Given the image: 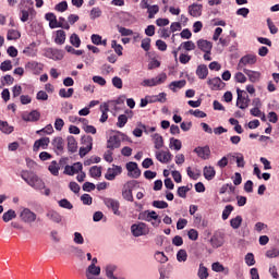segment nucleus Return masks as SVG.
<instances>
[{"label":"nucleus","mask_w":279,"mask_h":279,"mask_svg":"<svg viewBox=\"0 0 279 279\" xmlns=\"http://www.w3.org/2000/svg\"><path fill=\"white\" fill-rule=\"evenodd\" d=\"M21 178L24 180V182H26V184H28V186L36 189V191H43V189H45V181H43V179L38 178L36 173L32 171L22 170Z\"/></svg>","instance_id":"nucleus-1"},{"label":"nucleus","mask_w":279,"mask_h":279,"mask_svg":"<svg viewBox=\"0 0 279 279\" xmlns=\"http://www.w3.org/2000/svg\"><path fill=\"white\" fill-rule=\"evenodd\" d=\"M167 82V73H160L158 76L154 78H146L143 81L142 86H160V84H165Z\"/></svg>","instance_id":"nucleus-2"},{"label":"nucleus","mask_w":279,"mask_h":279,"mask_svg":"<svg viewBox=\"0 0 279 279\" xmlns=\"http://www.w3.org/2000/svg\"><path fill=\"white\" fill-rule=\"evenodd\" d=\"M131 232L133 236H145L149 234V227L145 222H138L137 225L131 226Z\"/></svg>","instance_id":"nucleus-3"},{"label":"nucleus","mask_w":279,"mask_h":279,"mask_svg":"<svg viewBox=\"0 0 279 279\" xmlns=\"http://www.w3.org/2000/svg\"><path fill=\"white\" fill-rule=\"evenodd\" d=\"M236 93H238L236 106L241 110H245L250 106V96H247V93H245L244 90H241V88H238Z\"/></svg>","instance_id":"nucleus-4"},{"label":"nucleus","mask_w":279,"mask_h":279,"mask_svg":"<svg viewBox=\"0 0 279 279\" xmlns=\"http://www.w3.org/2000/svg\"><path fill=\"white\" fill-rule=\"evenodd\" d=\"M37 217L38 216L36 215V213L32 211V209H29V208H24L20 213V219L24 223H34V221H36Z\"/></svg>","instance_id":"nucleus-5"},{"label":"nucleus","mask_w":279,"mask_h":279,"mask_svg":"<svg viewBox=\"0 0 279 279\" xmlns=\"http://www.w3.org/2000/svg\"><path fill=\"white\" fill-rule=\"evenodd\" d=\"M257 61L256 56L254 54H246L242 57L238 63V69L242 70L245 69V66H252Z\"/></svg>","instance_id":"nucleus-6"},{"label":"nucleus","mask_w":279,"mask_h":279,"mask_svg":"<svg viewBox=\"0 0 279 279\" xmlns=\"http://www.w3.org/2000/svg\"><path fill=\"white\" fill-rule=\"evenodd\" d=\"M104 204L107 206V208L112 210L113 215H117L118 217L121 215V211L119 210V208H121V204L119 201L114 198H105Z\"/></svg>","instance_id":"nucleus-7"},{"label":"nucleus","mask_w":279,"mask_h":279,"mask_svg":"<svg viewBox=\"0 0 279 279\" xmlns=\"http://www.w3.org/2000/svg\"><path fill=\"white\" fill-rule=\"evenodd\" d=\"M126 170L129 178L138 179L141 178V169L138 168V163L134 161H130L126 163Z\"/></svg>","instance_id":"nucleus-8"},{"label":"nucleus","mask_w":279,"mask_h":279,"mask_svg":"<svg viewBox=\"0 0 279 279\" xmlns=\"http://www.w3.org/2000/svg\"><path fill=\"white\" fill-rule=\"evenodd\" d=\"M121 173H123V168H121V166L113 165L112 168H108L105 178L106 180L112 181L117 175H121Z\"/></svg>","instance_id":"nucleus-9"},{"label":"nucleus","mask_w":279,"mask_h":279,"mask_svg":"<svg viewBox=\"0 0 279 279\" xmlns=\"http://www.w3.org/2000/svg\"><path fill=\"white\" fill-rule=\"evenodd\" d=\"M155 156H156V159L162 165H167L171 162V159L173 158V155L169 150L156 151Z\"/></svg>","instance_id":"nucleus-10"},{"label":"nucleus","mask_w":279,"mask_h":279,"mask_svg":"<svg viewBox=\"0 0 279 279\" xmlns=\"http://www.w3.org/2000/svg\"><path fill=\"white\" fill-rule=\"evenodd\" d=\"M82 169H84V166L82 165V162H75L73 166L66 165L64 167L63 173L64 175H75L76 173H80Z\"/></svg>","instance_id":"nucleus-11"},{"label":"nucleus","mask_w":279,"mask_h":279,"mask_svg":"<svg viewBox=\"0 0 279 279\" xmlns=\"http://www.w3.org/2000/svg\"><path fill=\"white\" fill-rule=\"evenodd\" d=\"M207 84L210 90H222V88H226V83L219 77L209 78Z\"/></svg>","instance_id":"nucleus-12"},{"label":"nucleus","mask_w":279,"mask_h":279,"mask_svg":"<svg viewBox=\"0 0 279 279\" xmlns=\"http://www.w3.org/2000/svg\"><path fill=\"white\" fill-rule=\"evenodd\" d=\"M25 68L27 71H32L34 75H40V73H43L44 65L43 63H38L36 61H29L26 63Z\"/></svg>","instance_id":"nucleus-13"},{"label":"nucleus","mask_w":279,"mask_h":279,"mask_svg":"<svg viewBox=\"0 0 279 279\" xmlns=\"http://www.w3.org/2000/svg\"><path fill=\"white\" fill-rule=\"evenodd\" d=\"M49 143H51L49 137H41L35 141L33 145V151H39L40 147L41 149H47V147H49Z\"/></svg>","instance_id":"nucleus-14"},{"label":"nucleus","mask_w":279,"mask_h":279,"mask_svg":"<svg viewBox=\"0 0 279 279\" xmlns=\"http://www.w3.org/2000/svg\"><path fill=\"white\" fill-rule=\"evenodd\" d=\"M194 154H196L198 156V158H202L203 160H208V158H210V147L198 146L194 149Z\"/></svg>","instance_id":"nucleus-15"},{"label":"nucleus","mask_w":279,"mask_h":279,"mask_svg":"<svg viewBox=\"0 0 279 279\" xmlns=\"http://www.w3.org/2000/svg\"><path fill=\"white\" fill-rule=\"evenodd\" d=\"M46 58H50L51 60H62L64 54L62 53V50L48 48L46 50Z\"/></svg>","instance_id":"nucleus-16"},{"label":"nucleus","mask_w":279,"mask_h":279,"mask_svg":"<svg viewBox=\"0 0 279 279\" xmlns=\"http://www.w3.org/2000/svg\"><path fill=\"white\" fill-rule=\"evenodd\" d=\"M100 275H101V267L99 266L89 265L85 270V276L87 279L94 278L95 276H100Z\"/></svg>","instance_id":"nucleus-17"},{"label":"nucleus","mask_w":279,"mask_h":279,"mask_svg":"<svg viewBox=\"0 0 279 279\" xmlns=\"http://www.w3.org/2000/svg\"><path fill=\"white\" fill-rule=\"evenodd\" d=\"M121 147V138L119 135H112L107 141V149H119Z\"/></svg>","instance_id":"nucleus-18"},{"label":"nucleus","mask_w":279,"mask_h":279,"mask_svg":"<svg viewBox=\"0 0 279 279\" xmlns=\"http://www.w3.org/2000/svg\"><path fill=\"white\" fill-rule=\"evenodd\" d=\"M46 217L50 221H53V223H62V215H60V213H58L53 209L48 210L46 213Z\"/></svg>","instance_id":"nucleus-19"},{"label":"nucleus","mask_w":279,"mask_h":279,"mask_svg":"<svg viewBox=\"0 0 279 279\" xmlns=\"http://www.w3.org/2000/svg\"><path fill=\"white\" fill-rule=\"evenodd\" d=\"M197 47L201 49V51H204V53H210L213 50V44L205 39H199L197 41Z\"/></svg>","instance_id":"nucleus-20"},{"label":"nucleus","mask_w":279,"mask_h":279,"mask_svg":"<svg viewBox=\"0 0 279 279\" xmlns=\"http://www.w3.org/2000/svg\"><path fill=\"white\" fill-rule=\"evenodd\" d=\"M243 73L247 75L250 82H252L253 84H256V82H259L260 80V72L243 69Z\"/></svg>","instance_id":"nucleus-21"},{"label":"nucleus","mask_w":279,"mask_h":279,"mask_svg":"<svg viewBox=\"0 0 279 279\" xmlns=\"http://www.w3.org/2000/svg\"><path fill=\"white\" fill-rule=\"evenodd\" d=\"M196 75L198 80H206L208 77V66L206 64H201L196 69Z\"/></svg>","instance_id":"nucleus-22"},{"label":"nucleus","mask_w":279,"mask_h":279,"mask_svg":"<svg viewBox=\"0 0 279 279\" xmlns=\"http://www.w3.org/2000/svg\"><path fill=\"white\" fill-rule=\"evenodd\" d=\"M202 4L193 3L189 7V14L191 16L197 17L202 14Z\"/></svg>","instance_id":"nucleus-23"},{"label":"nucleus","mask_w":279,"mask_h":279,"mask_svg":"<svg viewBox=\"0 0 279 279\" xmlns=\"http://www.w3.org/2000/svg\"><path fill=\"white\" fill-rule=\"evenodd\" d=\"M211 269L213 271H216V274H225V276H228V274H230V269L223 267V265H221V263L216 262L211 265Z\"/></svg>","instance_id":"nucleus-24"},{"label":"nucleus","mask_w":279,"mask_h":279,"mask_svg":"<svg viewBox=\"0 0 279 279\" xmlns=\"http://www.w3.org/2000/svg\"><path fill=\"white\" fill-rule=\"evenodd\" d=\"M130 184L131 183L128 182L126 185H124V189L122 190V197L126 202H134V195L132 194V190L128 189L130 186Z\"/></svg>","instance_id":"nucleus-25"},{"label":"nucleus","mask_w":279,"mask_h":279,"mask_svg":"<svg viewBox=\"0 0 279 279\" xmlns=\"http://www.w3.org/2000/svg\"><path fill=\"white\" fill-rule=\"evenodd\" d=\"M106 276L109 279H123L114 277V272L117 271V265L109 264L105 267Z\"/></svg>","instance_id":"nucleus-26"},{"label":"nucleus","mask_w":279,"mask_h":279,"mask_svg":"<svg viewBox=\"0 0 279 279\" xmlns=\"http://www.w3.org/2000/svg\"><path fill=\"white\" fill-rule=\"evenodd\" d=\"M23 119L35 123L36 121H40V113L38 110H33L27 116H24Z\"/></svg>","instance_id":"nucleus-27"},{"label":"nucleus","mask_w":279,"mask_h":279,"mask_svg":"<svg viewBox=\"0 0 279 279\" xmlns=\"http://www.w3.org/2000/svg\"><path fill=\"white\" fill-rule=\"evenodd\" d=\"M68 150L71 151V154L77 151V141H75L73 135L68 136Z\"/></svg>","instance_id":"nucleus-28"},{"label":"nucleus","mask_w":279,"mask_h":279,"mask_svg":"<svg viewBox=\"0 0 279 279\" xmlns=\"http://www.w3.org/2000/svg\"><path fill=\"white\" fill-rule=\"evenodd\" d=\"M203 174L205 180H213L217 175V171H215L214 167L209 166L204 168Z\"/></svg>","instance_id":"nucleus-29"},{"label":"nucleus","mask_w":279,"mask_h":279,"mask_svg":"<svg viewBox=\"0 0 279 279\" xmlns=\"http://www.w3.org/2000/svg\"><path fill=\"white\" fill-rule=\"evenodd\" d=\"M154 144H155V149H162L165 147V140L162 138V135L155 133L153 135Z\"/></svg>","instance_id":"nucleus-30"},{"label":"nucleus","mask_w":279,"mask_h":279,"mask_svg":"<svg viewBox=\"0 0 279 279\" xmlns=\"http://www.w3.org/2000/svg\"><path fill=\"white\" fill-rule=\"evenodd\" d=\"M66 41V33L63 29L57 31V35L54 38L56 45H64Z\"/></svg>","instance_id":"nucleus-31"},{"label":"nucleus","mask_w":279,"mask_h":279,"mask_svg":"<svg viewBox=\"0 0 279 279\" xmlns=\"http://www.w3.org/2000/svg\"><path fill=\"white\" fill-rule=\"evenodd\" d=\"M52 146L56 148V151H64V140L62 137H54Z\"/></svg>","instance_id":"nucleus-32"},{"label":"nucleus","mask_w":279,"mask_h":279,"mask_svg":"<svg viewBox=\"0 0 279 279\" xmlns=\"http://www.w3.org/2000/svg\"><path fill=\"white\" fill-rule=\"evenodd\" d=\"M48 171H50L51 175H60V165H58V161L52 160L48 166Z\"/></svg>","instance_id":"nucleus-33"},{"label":"nucleus","mask_w":279,"mask_h":279,"mask_svg":"<svg viewBox=\"0 0 279 279\" xmlns=\"http://www.w3.org/2000/svg\"><path fill=\"white\" fill-rule=\"evenodd\" d=\"M243 223V217L242 216H235L230 220V226L233 230H239L241 228V225Z\"/></svg>","instance_id":"nucleus-34"},{"label":"nucleus","mask_w":279,"mask_h":279,"mask_svg":"<svg viewBox=\"0 0 279 279\" xmlns=\"http://www.w3.org/2000/svg\"><path fill=\"white\" fill-rule=\"evenodd\" d=\"M12 219H16V211H14V209H9L2 215V221H4V223L12 221Z\"/></svg>","instance_id":"nucleus-35"},{"label":"nucleus","mask_w":279,"mask_h":279,"mask_svg":"<svg viewBox=\"0 0 279 279\" xmlns=\"http://www.w3.org/2000/svg\"><path fill=\"white\" fill-rule=\"evenodd\" d=\"M100 111L102 112L100 117V123H106L108 121V112L110 111V107L108 106V104L101 105Z\"/></svg>","instance_id":"nucleus-36"},{"label":"nucleus","mask_w":279,"mask_h":279,"mask_svg":"<svg viewBox=\"0 0 279 279\" xmlns=\"http://www.w3.org/2000/svg\"><path fill=\"white\" fill-rule=\"evenodd\" d=\"M186 86V81L181 80V81H173L169 84L170 90L175 93V88H184Z\"/></svg>","instance_id":"nucleus-37"},{"label":"nucleus","mask_w":279,"mask_h":279,"mask_svg":"<svg viewBox=\"0 0 279 279\" xmlns=\"http://www.w3.org/2000/svg\"><path fill=\"white\" fill-rule=\"evenodd\" d=\"M235 191H236V187H234V185H232V183H227L220 187L219 194L223 195L226 193H234Z\"/></svg>","instance_id":"nucleus-38"},{"label":"nucleus","mask_w":279,"mask_h":279,"mask_svg":"<svg viewBox=\"0 0 279 279\" xmlns=\"http://www.w3.org/2000/svg\"><path fill=\"white\" fill-rule=\"evenodd\" d=\"M180 49H184L185 51H195V43L192 40L183 41L178 48V51H180Z\"/></svg>","instance_id":"nucleus-39"},{"label":"nucleus","mask_w":279,"mask_h":279,"mask_svg":"<svg viewBox=\"0 0 279 279\" xmlns=\"http://www.w3.org/2000/svg\"><path fill=\"white\" fill-rule=\"evenodd\" d=\"M23 53L29 58H34L36 56V43H32L28 47L24 48Z\"/></svg>","instance_id":"nucleus-40"},{"label":"nucleus","mask_w":279,"mask_h":279,"mask_svg":"<svg viewBox=\"0 0 279 279\" xmlns=\"http://www.w3.org/2000/svg\"><path fill=\"white\" fill-rule=\"evenodd\" d=\"M0 130L4 134H12L14 132V128L13 126H10V124H8V122L1 121V120H0Z\"/></svg>","instance_id":"nucleus-41"},{"label":"nucleus","mask_w":279,"mask_h":279,"mask_svg":"<svg viewBox=\"0 0 279 279\" xmlns=\"http://www.w3.org/2000/svg\"><path fill=\"white\" fill-rule=\"evenodd\" d=\"M21 38V32L16 29H9L7 34V39L8 40H19Z\"/></svg>","instance_id":"nucleus-42"},{"label":"nucleus","mask_w":279,"mask_h":279,"mask_svg":"<svg viewBox=\"0 0 279 279\" xmlns=\"http://www.w3.org/2000/svg\"><path fill=\"white\" fill-rule=\"evenodd\" d=\"M73 93H75V89L69 88L68 90L65 88H61L59 90V96H61L63 99H69L70 97H73Z\"/></svg>","instance_id":"nucleus-43"},{"label":"nucleus","mask_w":279,"mask_h":279,"mask_svg":"<svg viewBox=\"0 0 279 279\" xmlns=\"http://www.w3.org/2000/svg\"><path fill=\"white\" fill-rule=\"evenodd\" d=\"M89 175H90V178H101V167L93 166L89 169Z\"/></svg>","instance_id":"nucleus-44"},{"label":"nucleus","mask_w":279,"mask_h":279,"mask_svg":"<svg viewBox=\"0 0 279 279\" xmlns=\"http://www.w3.org/2000/svg\"><path fill=\"white\" fill-rule=\"evenodd\" d=\"M197 276L199 279H208V268H206V266H204V264L199 265Z\"/></svg>","instance_id":"nucleus-45"},{"label":"nucleus","mask_w":279,"mask_h":279,"mask_svg":"<svg viewBox=\"0 0 279 279\" xmlns=\"http://www.w3.org/2000/svg\"><path fill=\"white\" fill-rule=\"evenodd\" d=\"M153 99L155 100H149V104H156V101H158L159 104H165L167 101V94L160 93L159 95L154 96Z\"/></svg>","instance_id":"nucleus-46"},{"label":"nucleus","mask_w":279,"mask_h":279,"mask_svg":"<svg viewBox=\"0 0 279 279\" xmlns=\"http://www.w3.org/2000/svg\"><path fill=\"white\" fill-rule=\"evenodd\" d=\"M82 145L83 147H89V149H93V136L84 135L82 137Z\"/></svg>","instance_id":"nucleus-47"},{"label":"nucleus","mask_w":279,"mask_h":279,"mask_svg":"<svg viewBox=\"0 0 279 279\" xmlns=\"http://www.w3.org/2000/svg\"><path fill=\"white\" fill-rule=\"evenodd\" d=\"M234 210V206L227 205L225 209L222 210V220L226 221L230 215H232V211Z\"/></svg>","instance_id":"nucleus-48"},{"label":"nucleus","mask_w":279,"mask_h":279,"mask_svg":"<svg viewBox=\"0 0 279 279\" xmlns=\"http://www.w3.org/2000/svg\"><path fill=\"white\" fill-rule=\"evenodd\" d=\"M147 12H148V19H154V16H156V14L160 12V7H158L157 4L150 5V8L147 9Z\"/></svg>","instance_id":"nucleus-49"},{"label":"nucleus","mask_w":279,"mask_h":279,"mask_svg":"<svg viewBox=\"0 0 279 279\" xmlns=\"http://www.w3.org/2000/svg\"><path fill=\"white\" fill-rule=\"evenodd\" d=\"M189 258V254L186 253V250H180L177 253V259L179 263H186V259Z\"/></svg>","instance_id":"nucleus-50"},{"label":"nucleus","mask_w":279,"mask_h":279,"mask_svg":"<svg viewBox=\"0 0 279 279\" xmlns=\"http://www.w3.org/2000/svg\"><path fill=\"white\" fill-rule=\"evenodd\" d=\"M13 65L11 60H5L0 64V70L3 71V73L8 71H12Z\"/></svg>","instance_id":"nucleus-51"},{"label":"nucleus","mask_w":279,"mask_h":279,"mask_svg":"<svg viewBox=\"0 0 279 279\" xmlns=\"http://www.w3.org/2000/svg\"><path fill=\"white\" fill-rule=\"evenodd\" d=\"M70 43L73 45V47H80L82 45V40L80 39V36L77 34H72L70 37Z\"/></svg>","instance_id":"nucleus-52"},{"label":"nucleus","mask_w":279,"mask_h":279,"mask_svg":"<svg viewBox=\"0 0 279 279\" xmlns=\"http://www.w3.org/2000/svg\"><path fill=\"white\" fill-rule=\"evenodd\" d=\"M54 10L57 12H66L69 10V3L66 1L59 2L56 4Z\"/></svg>","instance_id":"nucleus-53"},{"label":"nucleus","mask_w":279,"mask_h":279,"mask_svg":"<svg viewBox=\"0 0 279 279\" xmlns=\"http://www.w3.org/2000/svg\"><path fill=\"white\" fill-rule=\"evenodd\" d=\"M111 47L114 49L118 56H123V46L117 43V40L111 41Z\"/></svg>","instance_id":"nucleus-54"},{"label":"nucleus","mask_w":279,"mask_h":279,"mask_svg":"<svg viewBox=\"0 0 279 279\" xmlns=\"http://www.w3.org/2000/svg\"><path fill=\"white\" fill-rule=\"evenodd\" d=\"M170 147H173L177 151L182 149V142L180 140L170 138Z\"/></svg>","instance_id":"nucleus-55"},{"label":"nucleus","mask_w":279,"mask_h":279,"mask_svg":"<svg viewBox=\"0 0 279 279\" xmlns=\"http://www.w3.org/2000/svg\"><path fill=\"white\" fill-rule=\"evenodd\" d=\"M59 206L61 208H65L66 210H73V204H71V202H69L66 198L59 201Z\"/></svg>","instance_id":"nucleus-56"},{"label":"nucleus","mask_w":279,"mask_h":279,"mask_svg":"<svg viewBox=\"0 0 279 279\" xmlns=\"http://www.w3.org/2000/svg\"><path fill=\"white\" fill-rule=\"evenodd\" d=\"M153 206L154 208L165 209L169 208V203L165 201H154Z\"/></svg>","instance_id":"nucleus-57"},{"label":"nucleus","mask_w":279,"mask_h":279,"mask_svg":"<svg viewBox=\"0 0 279 279\" xmlns=\"http://www.w3.org/2000/svg\"><path fill=\"white\" fill-rule=\"evenodd\" d=\"M245 263L248 267H252V266L256 265V259L254 258L253 253H247L245 255Z\"/></svg>","instance_id":"nucleus-58"},{"label":"nucleus","mask_w":279,"mask_h":279,"mask_svg":"<svg viewBox=\"0 0 279 279\" xmlns=\"http://www.w3.org/2000/svg\"><path fill=\"white\" fill-rule=\"evenodd\" d=\"M89 16L92 19V21H95V19H99V16H101V9L97 8H93L90 10Z\"/></svg>","instance_id":"nucleus-59"},{"label":"nucleus","mask_w":279,"mask_h":279,"mask_svg":"<svg viewBox=\"0 0 279 279\" xmlns=\"http://www.w3.org/2000/svg\"><path fill=\"white\" fill-rule=\"evenodd\" d=\"M191 189L189 186H180L177 191L179 197H182L183 199H186V193H189Z\"/></svg>","instance_id":"nucleus-60"},{"label":"nucleus","mask_w":279,"mask_h":279,"mask_svg":"<svg viewBox=\"0 0 279 279\" xmlns=\"http://www.w3.org/2000/svg\"><path fill=\"white\" fill-rule=\"evenodd\" d=\"M187 236L190 241H197L199 239V232H197L195 229H190L187 231Z\"/></svg>","instance_id":"nucleus-61"},{"label":"nucleus","mask_w":279,"mask_h":279,"mask_svg":"<svg viewBox=\"0 0 279 279\" xmlns=\"http://www.w3.org/2000/svg\"><path fill=\"white\" fill-rule=\"evenodd\" d=\"M2 86H12V84H14V78L12 77V75L7 74L3 76V80L1 81Z\"/></svg>","instance_id":"nucleus-62"},{"label":"nucleus","mask_w":279,"mask_h":279,"mask_svg":"<svg viewBox=\"0 0 279 279\" xmlns=\"http://www.w3.org/2000/svg\"><path fill=\"white\" fill-rule=\"evenodd\" d=\"M126 123H128V116L126 114H120L118 117V122H117L118 128H125Z\"/></svg>","instance_id":"nucleus-63"},{"label":"nucleus","mask_w":279,"mask_h":279,"mask_svg":"<svg viewBox=\"0 0 279 279\" xmlns=\"http://www.w3.org/2000/svg\"><path fill=\"white\" fill-rule=\"evenodd\" d=\"M155 258L158 263H167V260H169V258L167 257V255H165V253L162 252H157L155 254Z\"/></svg>","instance_id":"nucleus-64"}]
</instances>
